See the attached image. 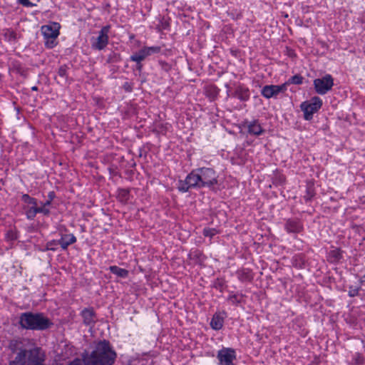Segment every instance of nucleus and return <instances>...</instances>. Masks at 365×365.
Segmentation results:
<instances>
[{
    "label": "nucleus",
    "mask_w": 365,
    "mask_h": 365,
    "mask_svg": "<svg viewBox=\"0 0 365 365\" xmlns=\"http://www.w3.org/2000/svg\"><path fill=\"white\" fill-rule=\"evenodd\" d=\"M76 240V239L73 235H66L58 241V244L61 245L63 249L66 250L68 245L74 243Z\"/></svg>",
    "instance_id": "obj_13"
},
{
    "label": "nucleus",
    "mask_w": 365,
    "mask_h": 365,
    "mask_svg": "<svg viewBox=\"0 0 365 365\" xmlns=\"http://www.w3.org/2000/svg\"><path fill=\"white\" fill-rule=\"evenodd\" d=\"M31 89H32L33 91H37V89H38V88H37V87H36V86H34V87H32V88H31Z\"/></svg>",
    "instance_id": "obj_41"
},
{
    "label": "nucleus",
    "mask_w": 365,
    "mask_h": 365,
    "mask_svg": "<svg viewBox=\"0 0 365 365\" xmlns=\"http://www.w3.org/2000/svg\"><path fill=\"white\" fill-rule=\"evenodd\" d=\"M109 29H110V27L108 26H104L102 28V29L101 30V31L99 33V36L97 38V41L93 45V46L96 48H97L98 50H101L104 47H106V46L108 44V33L109 31Z\"/></svg>",
    "instance_id": "obj_12"
},
{
    "label": "nucleus",
    "mask_w": 365,
    "mask_h": 365,
    "mask_svg": "<svg viewBox=\"0 0 365 365\" xmlns=\"http://www.w3.org/2000/svg\"><path fill=\"white\" fill-rule=\"evenodd\" d=\"M59 24L53 23L51 25H45L41 27V32L46 38L55 39L59 34Z\"/></svg>",
    "instance_id": "obj_11"
},
{
    "label": "nucleus",
    "mask_w": 365,
    "mask_h": 365,
    "mask_svg": "<svg viewBox=\"0 0 365 365\" xmlns=\"http://www.w3.org/2000/svg\"><path fill=\"white\" fill-rule=\"evenodd\" d=\"M58 82L63 81L66 76V68L65 66L60 67L58 71Z\"/></svg>",
    "instance_id": "obj_20"
},
{
    "label": "nucleus",
    "mask_w": 365,
    "mask_h": 365,
    "mask_svg": "<svg viewBox=\"0 0 365 365\" xmlns=\"http://www.w3.org/2000/svg\"><path fill=\"white\" fill-rule=\"evenodd\" d=\"M16 70L18 73L21 74V76H23L24 77L26 76V74L24 73V71H23L21 68H16Z\"/></svg>",
    "instance_id": "obj_33"
},
{
    "label": "nucleus",
    "mask_w": 365,
    "mask_h": 365,
    "mask_svg": "<svg viewBox=\"0 0 365 365\" xmlns=\"http://www.w3.org/2000/svg\"><path fill=\"white\" fill-rule=\"evenodd\" d=\"M110 272L120 277H127L128 275V271L125 269L120 268L117 266H111L109 267Z\"/></svg>",
    "instance_id": "obj_16"
},
{
    "label": "nucleus",
    "mask_w": 365,
    "mask_h": 365,
    "mask_svg": "<svg viewBox=\"0 0 365 365\" xmlns=\"http://www.w3.org/2000/svg\"><path fill=\"white\" fill-rule=\"evenodd\" d=\"M125 88L128 91H131V88H130V86L128 84V83H125V86H124Z\"/></svg>",
    "instance_id": "obj_38"
},
{
    "label": "nucleus",
    "mask_w": 365,
    "mask_h": 365,
    "mask_svg": "<svg viewBox=\"0 0 365 365\" xmlns=\"http://www.w3.org/2000/svg\"><path fill=\"white\" fill-rule=\"evenodd\" d=\"M330 256L333 260H338L341 257L340 251L339 250H332L330 252Z\"/></svg>",
    "instance_id": "obj_25"
},
{
    "label": "nucleus",
    "mask_w": 365,
    "mask_h": 365,
    "mask_svg": "<svg viewBox=\"0 0 365 365\" xmlns=\"http://www.w3.org/2000/svg\"><path fill=\"white\" fill-rule=\"evenodd\" d=\"M302 226L295 220H289L287 223V230L289 232H299L302 230Z\"/></svg>",
    "instance_id": "obj_15"
},
{
    "label": "nucleus",
    "mask_w": 365,
    "mask_h": 365,
    "mask_svg": "<svg viewBox=\"0 0 365 365\" xmlns=\"http://www.w3.org/2000/svg\"><path fill=\"white\" fill-rule=\"evenodd\" d=\"M236 96L242 101H246L249 98L248 91L247 90H239L236 92Z\"/></svg>",
    "instance_id": "obj_22"
},
{
    "label": "nucleus",
    "mask_w": 365,
    "mask_h": 365,
    "mask_svg": "<svg viewBox=\"0 0 365 365\" xmlns=\"http://www.w3.org/2000/svg\"><path fill=\"white\" fill-rule=\"evenodd\" d=\"M22 200L26 202V203H29V204H32V205H36V200L31 197L29 195H24L22 196Z\"/></svg>",
    "instance_id": "obj_24"
},
{
    "label": "nucleus",
    "mask_w": 365,
    "mask_h": 365,
    "mask_svg": "<svg viewBox=\"0 0 365 365\" xmlns=\"http://www.w3.org/2000/svg\"><path fill=\"white\" fill-rule=\"evenodd\" d=\"M303 78L299 75H295L292 76L287 83V85L289 83L293 84H301L302 83Z\"/></svg>",
    "instance_id": "obj_23"
},
{
    "label": "nucleus",
    "mask_w": 365,
    "mask_h": 365,
    "mask_svg": "<svg viewBox=\"0 0 365 365\" xmlns=\"http://www.w3.org/2000/svg\"><path fill=\"white\" fill-rule=\"evenodd\" d=\"M53 365H86L85 364V359L83 360H81L80 359H75L72 361H70L68 364H60V363H55L53 364Z\"/></svg>",
    "instance_id": "obj_21"
},
{
    "label": "nucleus",
    "mask_w": 365,
    "mask_h": 365,
    "mask_svg": "<svg viewBox=\"0 0 365 365\" xmlns=\"http://www.w3.org/2000/svg\"><path fill=\"white\" fill-rule=\"evenodd\" d=\"M36 213L38 212L36 207H33L28 211L27 216L29 218H32L36 215Z\"/></svg>",
    "instance_id": "obj_28"
},
{
    "label": "nucleus",
    "mask_w": 365,
    "mask_h": 365,
    "mask_svg": "<svg viewBox=\"0 0 365 365\" xmlns=\"http://www.w3.org/2000/svg\"><path fill=\"white\" fill-rule=\"evenodd\" d=\"M140 68H141V65H139L138 68L140 69Z\"/></svg>",
    "instance_id": "obj_42"
},
{
    "label": "nucleus",
    "mask_w": 365,
    "mask_h": 365,
    "mask_svg": "<svg viewBox=\"0 0 365 365\" xmlns=\"http://www.w3.org/2000/svg\"><path fill=\"white\" fill-rule=\"evenodd\" d=\"M248 131L250 133H252L254 135H259L262 133V129L260 125L253 123H251L248 127Z\"/></svg>",
    "instance_id": "obj_19"
},
{
    "label": "nucleus",
    "mask_w": 365,
    "mask_h": 365,
    "mask_svg": "<svg viewBox=\"0 0 365 365\" xmlns=\"http://www.w3.org/2000/svg\"><path fill=\"white\" fill-rule=\"evenodd\" d=\"M9 39H16V34L14 31H9Z\"/></svg>",
    "instance_id": "obj_35"
},
{
    "label": "nucleus",
    "mask_w": 365,
    "mask_h": 365,
    "mask_svg": "<svg viewBox=\"0 0 365 365\" xmlns=\"http://www.w3.org/2000/svg\"><path fill=\"white\" fill-rule=\"evenodd\" d=\"M128 192L127 190H122L121 191V194H122V196L123 197H126V195H128Z\"/></svg>",
    "instance_id": "obj_39"
},
{
    "label": "nucleus",
    "mask_w": 365,
    "mask_h": 365,
    "mask_svg": "<svg viewBox=\"0 0 365 365\" xmlns=\"http://www.w3.org/2000/svg\"><path fill=\"white\" fill-rule=\"evenodd\" d=\"M160 50L161 48L160 46L144 47L142 49H140L138 52H136L133 55H132L130 56V59L131 61H135L139 63L148 56L153 53H159Z\"/></svg>",
    "instance_id": "obj_9"
},
{
    "label": "nucleus",
    "mask_w": 365,
    "mask_h": 365,
    "mask_svg": "<svg viewBox=\"0 0 365 365\" xmlns=\"http://www.w3.org/2000/svg\"><path fill=\"white\" fill-rule=\"evenodd\" d=\"M82 317L86 324L90 325L95 322V314L92 309H86L82 312Z\"/></svg>",
    "instance_id": "obj_14"
},
{
    "label": "nucleus",
    "mask_w": 365,
    "mask_h": 365,
    "mask_svg": "<svg viewBox=\"0 0 365 365\" xmlns=\"http://www.w3.org/2000/svg\"><path fill=\"white\" fill-rule=\"evenodd\" d=\"M51 200H46V201L43 204V205L46 207V206H48V205H49L51 204Z\"/></svg>",
    "instance_id": "obj_40"
},
{
    "label": "nucleus",
    "mask_w": 365,
    "mask_h": 365,
    "mask_svg": "<svg viewBox=\"0 0 365 365\" xmlns=\"http://www.w3.org/2000/svg\"><path fill=\"white\" fill-rule=\"evenodd\" d=\"M36 208L37 210V212H41L43 213L44 215H48L49 213V210L47 209L46 206L43 205L42 207Z\"/></svg>",
    "instance_id": "obj_29"
},
{
    "label": "nucleus",
    "mask_w": 365,
    "mask_h": 365,
    "mask_svg": "<svg viewBox=\"0 0 365 365\" xmlns=\"http://www.w3.org/2000/svg\"><path fill=\"white\" fill-rule=\"evenodd\" d=\"M212 329L218 330L222 328L223 325V319L222 317L215 315L210 322Z\"/></svg>",
    "instance_id": "obj_17"
},
{
    "label": "nucleus",
    "mask_w": 365,
    "mask_h": 365,
    "mask_svg": "<svg viewBox=\"0 0 365 365\" xmlns=\"http://www.w3.org/2000/svg\"><path fill=\"white\" fill-rule=\"evenodd\" d=\"M202 187H210L217 184V176L214 170L211 168H200L197 169Z\"/></svg>",
    "instance_id": "obj_6"
},
{
    "label": "nucleus",
    "mask_w": 365,
    "mask_h": 365,
    "mask_svg": "<svg viewBox=\"0 0 365 365\" xmlns=\"http://www.w3.org/2000/svg\"><path fill=\"white\" fill-rule=\"evenodd\" d=\"M116 357L115 352L106 341L97 344L95 349L85 359L86 365H113Z\"/></svg>",
    "instance_id": "obj_2"
},
{
    "label": "nucleus",
    "mask_w": 365,
    "mask_h": 365,
    "mask_svg": "<svg viewBox=\"0 0 365 365\" xmlns=\"http://www.w3.org/2000/svg\"><path fill=\"white\" fill-rule=\"evenodd\" d=\"M333 85V78L329 74L322 78H317L314 81V86L317 93L321 95H324L330 91Z\"/></svg>",
    "instance_id": "obj_5"
},
{
    "label": "nucleus",
    "mask_w": 365,
    "mask_h": 365,
    "mask_svg": "<svg viewBox=\"0 0 365 365\" xmlns=\"http://www.w3.org/2000/svg\"><path fill=\"white\" fill-rule=\"evenodd\" d=\"M363 278H364V280H365V275L363 277Z\"/></svg>",
    "instance_id": "obj_43"
},
{
    "label": "nucleus",
    "mask_w": 365,
    "mask_h": 365,
    "mask_svg": "<svg viewBox=\"0 0 365 365\" xmlns=\"http://www.w3.org/2000/svg\"><path fill=\"white\" fill-rule=\"evenodd\" d=\"M217 357L220 365H234L235 351L231 348H223L218 351Z\"/></svg>",
    "instance_id": "obj_8"
},
{
    "label": "nucleus",
    "mask_w": 365,
    "mask_h": 365,
    "mask_svg": "<svg viewBox=\"0 0 365 365\" xmlns=\"http://www.w3.org/2000/svg\"><path fill=\"white\" fill-rule=\"evenodd\" d=\"M363 363V358L359 356V355H357L355 359H354V365H360Z\"/></svg>",
    "instance_id": "obj_30"
},
{
    "label": "nucleus",
    "mask_w": 365,
    "mask_h": 365,
    "mask_svg": "<svg viewBox=\"0 0 365 365\" xmlns=\"http://www.w3.org/2000/svg\"><path fill=\"white\" fill-rule=\"evenodd\" d=\"M287 83L280 86L270 85L265 86L262 90V94L267 98L275 97L279 93H283L287 90Z\"/></svg>",
    "instance_id": "obj_10"
},
{
    "label": "nucleus",
    "mask_w": 365,
    "mask_h": 365,
    "mask_svg": "<svg viewBox=\"0 0 365 365\" xmlns=\"http://www.w3.org/2000/svg\"><path fill=\"white\" fill-rule=\"evenodd\" d=\"M202 187L197 170L190 173L185 182H180L178 187L180 191L187 192L190 187Z\"/></svg>",
    "instance_id": "obj_7"
},
{
    "label": "nucleus",
    "mask_w": 365,
    "mask_h": 365,
    "mask_svg": "<svg viewBox=\"0 0 365 365\" xmlns=\"http://www.w3.org/2000/svg\"><path fill=\"white\" fill-rule=\"evenodd\" d=\"M19 2L24 5V6H30L31 4L29 2V0H19Z\"/></svg>",
    "instance_id": "obj_31"
},
{
    "label": "nucleus",
    "mask_w": 365,
    "mask_h": 365,
    "mask_svg": "<svg viewBox=\"0 0 365 365\" xmlns=\"http://www.w3.org/2000/svg\"><path fill=\"white\" fill-rule=\"evenodd\" d=\"M216 230L215 229H205L203 233L205 236H209L212 237L216 234Z\"/></svg>",
    "instance_id": "obj_27"
},
{
    "label": "nucleus",
    "mask_w": 365,
    "mask_h": 365,
    "mask_svg": "<svg viewBox=\"0 0 365 365\" xmlns=\"http://www.w3.org/2000/svg\"><path fill=\"white\" fill-rule=\"evenodd\" d=\"M58 245V241L53 240V241L49 242L46 245V249L50 250H56L55 246H56Z\"/></svg>",
    "instance_id": "obj_26"
},
{
    "label": "nucleus",
    "mask_w": 365,
    "mask_h": 365,
    "mask_svg": "<svg viewBox=\"0 0 365 365\" xmlns=\"http://www.w3.org/2000/svg\"><path fill=\"white\" fill-rule=\"evenodd\" d=\"M349 296L354 297L358 294V289H353L349 291Z\"/></svg>",
    "instance_id": "obj_34"
},
{
    "label": "nucleus",
    "mask_w": 365,
    "mask_h": 365,
    "mask_svg": "<svg viewBox=\"0 0 365 365\" xmlns=\"http://www.w3.org/2000/svg\"><path fill=\"white\" fill-rule=\"evenodd\" d=\"M7 235H8V237H9L11 240L16 239V237L14 235V233H12V232H11V233H8V234H7Z\"/></svg>",
    "instance_id": "obj_36"
},
{
    "label": "nucleus",
    "mask_w": 365,
    "mask_h": 365,
    "mask_svg": "<svg viewBox=\"0 0 365 365\" xmlns=\"http://www.w3.org/2000/svg\"><path fill=\"white\" fill-rule=\"evenodd\" d=\"M322 105V100L317 97H313L309 103L304 102L301 105L302 110L304 113V118L310 120L314 113L317 112Z\"/></svg>",
    "instance_id": "obj_4"
},
{
    "label": "nucleus",
    "mask_w": 365,
    "mask_h": 365,
    "mask_svg": "<svg viewBox=\"0 0 365 365\" xmlns=\"http://www.w3.org/2000/svg\"><path fill=\"white\" fill-rule=\"evenodd\" d=\"M9 349L13 354H16L9 365H45L44 354L30 339L11 340Z\"/></svg>",
    "instance_id": "obj_1"
},
{
    "label": "nucleus",
    "mask_w": 365,
    "mask_h": 365,
    "mask_svg": "<svg viewBox=\"0 0 365 365\" xmlns=\"http://www.w3.org/2000/svg\"><path fill=\"white\" fill-rule=\"evenodd\" d=\"M19 324L23 329L44 330L52 323L48 318L41 313L25 312L19 317Z\"/></svg>",
    "instance_id": "obj_3"
},
{
    "label": "nucleus",
    "mask_w": 365,
    "mask_h": 365,
    "mask_svg": "<svg viewBox=\"0 0 365 365\" xmlns=\"http://www.w3.org/2000/svg\"><path fill=\"white\" fill-rule=\"evenodd\" d=\"M314 195V182L312 181H309L307 182L306 195L304 196V198L307 200H310Z\"/></svg>",
    "instance_id": "obj_18"
},
{
    "label": "nucleus",
    "mask_w": 365,
    "mask_h": 365,
    "mask_svg": "<svg viewBox=\"0 0 365 365\" xmlns=\"http://www.w3.org/2000/svg\"><path fill=\"white\" fill-rule=\"evenodd\" d=\"M16 70L18 73L21 74V76H23L24 77L26 76V74L24 73V71H23L21 68H16Z\"/></svg>",
    "instance_id": "obj_32"
},
{
    "label": "nucleus",
    "mask_w": 365,
    "mask_h": 365,
    "mask_svg": "<svg viewBox=\"0 0 365 365\" xmlns=\"http://www.w3.org/2000/svg\"><path fill=\"white\" fill-rule=\"evenodd\" d=\"M53 197H54V192H49V194H48L49 199L48 200H52L53 199Z\"/></svg>",
    "instance_id": "obj_37"
}]
</instances>
